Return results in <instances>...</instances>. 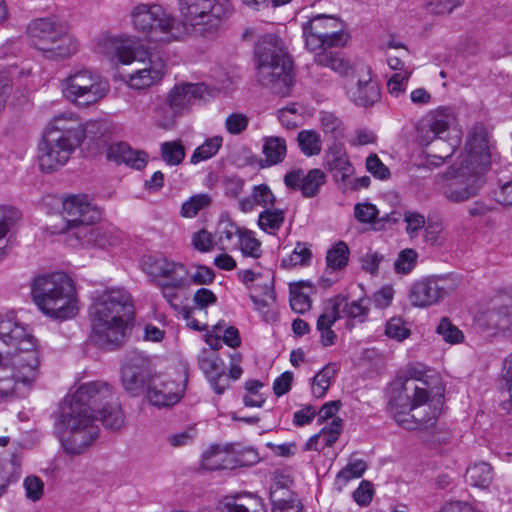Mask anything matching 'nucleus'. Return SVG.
<instances>
[{
    "mask_svg": "<svg viewBox=\"0 0 512 512\" xmlns=\"http://www.w3.org/2000/svg\"><path fill=\"white\" fill-rule=\"evenodd\" d=\"M84 138L85 131L77 120L54 119L38 145L40 169L51 172L63 166Z\"/></svg>",
    "mask_w": 512,
    "mask_h": 512,
    "instance_id": "0eeeda50",
    "label": "nucleus"
},
{
    "mask_svg": "<svg viewBox=\"0 0 512 512\" xmlns=\"http://www.w3.org/2000/svg\"><path fill=\"white\" fill-rule=\"evenodd\" d=\"M160 151L163 161L170 166L179 165L185 158V148L181 140L163 142Z\"/></svg>",
    "mask_w": 512,
    "mask_h": 512,
    "instance_id": "a19ab883",
    "label": "nucleus"
},
{
    "mask_svg": "<svg viewBox=\"0 0 512 512\" xmlns=\"http://www.w3.org/2000/svg\"><path fill=\"white\" fill-rule=\"evenodd\" d=\"M185 380L176 382L171 379H162L155 376L150 379L147 390L149 402L156 407H170L177 404L183 397Z\"/></svg>",
    "mask_w": 512,
    "mask_h": 512,
    "instance_id": "aec40b11",
    "label": "nucleus"
},
{
    "mask_svg": "<svg viewBox=\"0 0 512 512\" xmlns=\"http://www.w3.org/2000/svg\"><path fill=\"white\" fill-rule=\"evenodd\" d=\"M454 290L453 283L446 278L428 277L414 282L408 299L415 307H428L444 299Z\"/></svg>",
    "mask_w": 512,
    "mask_h": 512,
    "instance_id": "f3484780",
    "label": "nucleus"
},
{
    "mask_svg": "<svg viewBox=\"0 0 512 512\" xmlns=\"http://www.w3.org/2000/svg\"><path fill=\"white\" fill-rule=\"evenodd\" d=\"M177 8L181 19L175 18L172 35L179 40L188 36L215 38L233 13L231 0H177Z\"/></svg>",
    "mask_w": 512,
    "mask_h": 512,
    "instance_id": "39448f33",
    "label": "nucleus"
},
{
    "mask_svg": "<svg viewBox=\"0 0 512 512\" xmlns=\"http://www.w3.org/2000/svg\"><path fill=\"white\" fill-rule=\"evenodd\" d=\"M198 365L208 378L215 393L218 395L223 394L229 387L223 360L215 352L208 353L203 351L198 357Z\"/></svg>",
    "mask_w": 512,
    "mask_h": 512,
    "instance_id": "b1692460",
    "label": "nucleus"
},
{
    "mask_svg": "<svg viewBox=\"0 0 512 512\" xmlns=\"http://www.w3.org/2000/svg\"><path fill=\"white\" fill-rule=\"evenodd\" d=\"M243 231L244 229L239 228L231 220L221 219L217 225L216 234L218 235V239L222 244H230L235 237L238 241L239 234H241Z\"/></svg>",
    "mask_w": 512,
    "mask_h": 512,
    "instance_id": "864d4df0",
    "label": "nucleus"
},
{
    "mask_svg": "<svg viewBox=\"0 0 512 512\" xmlns=\"http://www.w3.org/2000/svg\"><path fill=\"white\" fill-rule=\"evenodd\" d=\"M237 244L243 255L252 258H259L261 256V242L254 237L251 231L244 229V231L239 234Z\"/></svg>",
    "mask_w": 512,
    "mask_h": 512,
    "instance_id": "8fccbe9b",
    "label": "nucleus"
},
{
    "mask_svg": "<svg viewBox=\"0 0 512 512\" xmlns=\"http://www.w3.org/2000/svg\"><path fill=\"white\" fill-rule=\"evenodd\" d=\"M297 140L301 151L305 155L314 156L321 152L322 141L317 132L312 130L300 131Z\"/></svg>",
    "mask_w": 512,
    "mask_h": 512,
    "instance_id": "79ce46f5",
    "label": "nucleus"
},
{
    "mask_svg": "<svg viewBox=\"0 0 512 512\" xmlns=\"http://www.w3.org/2000/svg\"><path fill=\"white\" fill-rule=\"evenodd\" d=\"M312 257L311 250L304 243L298 242L288 258L282 259L283 267L306 265Z\"/></svg>",
    "mask_w": 512,
    "mask_h": 512,
    "instance_id": "5fc2aeb1",
    "label": "nucleus"
},
{
    "mask_svg": "<svg viewBox=\"0 0 512 512\" xmlns=\"http://www.w3.org/2000/svg\"><path fill=\"white\" fill-rule=\"evenodd\" d=\"M107 158L117 164L124 163L135 169H142L147 164V154L143 151L133 150L127 143L118 142L110 145Z\"/></svg>",
    "mask_w": 512,
    "mask_h": 512,
    "instance_id": "c756f323",
    "label": "nucleus"
},
{
    "mask_svg": "<svg viewBox=\"0 0 512 512\" xmlns=\"http://www.w3.org/2000/svg\"><path fill=\"white\" fill-rule=\"evenodd\" d=\"M285 221V212L281 209L267 208L259 214L258 225L266 233L275 234Z\"/></svg>",
    "mask_w": 512,
    "mask_h": 512,
    "instance_id": "4c0bfd02",
    "label": "nucleus"
},
{
    "mask_svg": "<svg viewBox=\"0 0 512 512\" xmlns=\"http://www.w3.org/2000/svg\"><path fill=\"white\" fill-rule=\"evenodd\" d=\"M193 247L199 252L205 253L212 250L214 241L210 232L201 229L192 236Z\"/></svg>",
    "mask_w": 512,
    "mask_h": 512,
    "instance_id": "338daca9",
    "label": "nucleus"
},
{
    "mask_svg": "<svg viewBox=\"0 0 512 512\" xmlns=\"http://www.w3.org/2000/svg\"><path fill=\"white\" fill-rule=\"evenodd\" d=\"M31 45L51 60L65 59L78 48L77 40L68 32L65 23L56 18H38L27 27Z\"/></svg>",
    "mask_w": 512,
    "mask_h": 512,
    "instance_id": "9d476101",
    "label": "nucleus"
},
{
    "mask_svg": "<svg viewBox=\"0 0 512 512\" xmlns=\"http://www.w3.org/2000/svg\"><path fill=\"white\" fill-rule=\"evenodd\" d=\"M385 334L387 337L401 342L410 336L411 331L401 317H392L386 323Z\"/></svg>",
    "mask_w": 512,
    "mask_h": 512,
    "instance_id": "603ef678",
    "label": "nucleus"
},
{
    "mask_svg": "<svg viewBox=\"0 0 512 512\" xmlns=\"http://www.w3.org/2000/svg\"><path fill=\"white\" fill-rule=\"evenodd\" d=\"M132 21L135 29L144 33L152 42L178 41L172 35L175 17L160 5L139 4L132 11Z\"/></svg>",
    "mask_w": 512,
    "mask_h": 512,
    "instance_id": "f8f14e48",
    "label": "nucleus"
},
{
    "mask_svg": "<svg viewBox=\"0 0 512 512\" xmlns=\"http://www.w3.org/2000/svg\"><path fill=\"white\" fill-rule=\"evenodd\" d=\"M233 453L219 446H212L203 454V467L209 470L233 469Z\"/></svg>",
    "mask_w": 512,
    "mask_h": 512,
    "instance_id": "473e14b6",
    "label": "nucleus"
},
{
    "mask_svg": "<svg viewBox=\"0 0 512 512\" xmlns=\"http://www.w3.org/2000/svg\"><path fill=\"white\" fill-rule=\"evenodd\" d=\"M404 221L407 224L406 232L411 238L416 237L419 230L425 227V217L418 212L405 211Z\"/></svg>",
    "mask_w": 512,
    "mask_h": 512,
    "instance_id": "0e129e2a",
    "label": "nucleus"
},
{
    "mask_svg": "<svg viewBox=\"0 0 512 512\" xmlns=\"http://www.w3.org/2000/svg\"><path fill=\"white\" fill-rule=\"evenodd\" d=\"M117 400L106 382L92 381L80 385L59 406L56 433L64 450L71 455L84 453L99 435L95 412Z\"/></svg>",
    "mask_w": 512,
    "mask_h": 512,
    "instance_id": "f257e3e1",
    "label": "nucleus"
},
{
    "mask_svg": "<svg viewBox=\"0 0 512 512\" xmlns=\"http://www.w3.org/2000/svg\"><path fill=\"white\" fill-rule=\"evenodd\" d=\"M258 82L274 93L284 95L292 84V61L282 40L274 34L262 36L254 46Z\"/></svg>",
    "mask_w": 512,
    "mask_h": 512,
    "instance_id": "423d86ee",
    "label": "nucleus"
},
{
    "mask_svg": "<svg viewBox=\"0 0 512 512\" xmlns=\"http://www.w3.org/2000/svg\"><path fill=\"white\" fill-rule=\"evenodd\" d=\"M133 315L131 296L124 289L111 288L98 292L90 307L91 341L102 349L119 346Z\"/></svg>",
    "mask_w": 512,
    "mask_h": 512,
    "instance_id": "f03ea898",
    "label": "nucleus"
},
{
    "mask_svg": "<svg viewBox=\"0 0 512 512\" xmlns=\"http://www.w3.org/2000/svg\"><path fill=\"white\" fill-rule=\"evenodd\" d=\"M206 86L203 83H184L174 86L163 103L155 111L161 117L160 125L164 128L172 126L179 116L187 113L191 106L204 98Z\"/></svg>",
    "mask_w": 512,
    "mask_h": 512,
    "instance_id": "4468645a",
    "label": "nucleus"
},
{
    "mask_svg": "<svg viewBox=\"0 0 512 512\" xmlns=\"http://www.w3.org/2000/svg\"><path fill=\"white\" fill-rule=\"evenodd\" d=\"M149 265L150 274L173 279L174 286H184L187 282L188 271L180 263L169 261L165 257H156L151 259Z\"/></svg>",
    "mask_w": 512,
    "mask_h": 512,
    "instance_id": "c85d7f7f",
    "label": "nucleus"
},
{
    "mask_svg": "<svg viewBox=\"0 0 512 512\" xmlns=\"http://www.w3.org/2000/svg\"><path fill=\"white\" fill-rule=\"evenodd\" d=\"M350 250L344 241L337 242L326 254V271L342 270L348 264Z\"/></svg>",
    "mask_w": 512,
    "mask_h": 512,
    "instance_id": "f704fd0d",
    "label": "nucleus"
},
{
    "mask_svg": "<svg viewBox=\"0 0 512 512\" xmlns=\"http://www.w3.org/2000/svg\"><path fill=\"white\" fill-rule=\"evenodd\" d=\"M249 123V119L242 113H232L225 121V126L230 134L238 135L246 130Z\"/></svg>",
    "mask_w": 512,
    "mask_h": 512,
    "instance_id": "69168bd1",
    "label": "nucleus"
},
{
    "mask_svg": "<svg viewBox=\"0 0 512 512\" xmlns=\"http://www.w3.org/2000/svg\"><path fill=\"white\" fill-rule=\"evenodd\" d=\"M211 204V197L208 194L201 193L190 197L182 204L181 215L186 218L195 217L201 210Z\"/></svg>",
    "mask_w": 512,
    "mask_h": 512,
    "instance_id": "49530a36",
    "label": "nucleus"
},
{
    "mask_svg": "<svg viewBox=\"0 0 512 512\" xmlns=\"http://www.w3.org/2000/svg\"><path fill=\"white\" fill-rule=\"evenodd\" d=\"M0 339L7 346L15 348L10 359L11 367L0 352V391H9V387L2 385L6 382L2 375L4 371L11 370V378L15 385L31 386L39 374L40 354L37 350V340L27 332L26 328L12 319H0Z\"/></svg>",
    "mask_w": 512,
    "mask_h": 512,
    "instance_id": "20e7f679",
    "label": "nucleus"
},
{
    "mask_svg": "<svg viewBox=\"0 0 512 512\" xmlns=\"http://www.w3.org/2000/svg\"><path fill=\"white\" fill-rule=\"evenodd\" d=\"M412 70H404L403 73H395L387 82V89L393 97H399L404 94Z\"/></svg>",
    "mask_w": 512,
    "mask_h": 512,
    "instance_id": "6e6d98bb",
    "label": "nucleus"
},
{
    "mask_svg": "<svg viewBox=\"0 0 512 512\" xmlns=\"http://www.w3.org/2000/svg\"><path fill=\"white\" fill-rule=\"evenodd\" d=\"M18 211L6 206H0V261L11 251L12 245L8 233L17 221Z\"/></svg>",
    "mask_w": 512,
    "mask_h": 512,
    "instance_id": "2f4dec72",
    "label": "nucleus"
},
{
    "mask_svg": "<svg viewBox=\"0 0 512 512\" xmlns=\"http://www.w3.org/2000/svg\"><path fill=\"white\" fill-rule=\"evenodd\" d=\"M152 376V364L150 358L142 352H130L126 355L122 365L121 379L124 389L131 395H138L144 385Z\"/></svg>",
    "mask_w": 512,
    "mask_h": 512,
    "instance_id": "dca6fc26",
    "label": "nucleus"
},
{
    "mask_svg": "<svg viewBox=\"0 0 512 512\" xmlns=\"http://www.w3.org/2000/svg\"><path fill=\"white\" fill-rule=\"evenodd\" d=\"M323 131L333 141H341L344 138V126L342 121L332 113H324L321 117Z\"/></svg>",
    "mask_w": 512,
    "mask_h": 512,
    "instance_id": "3c124183",
    "label": "nucleus"
},
{
    "mask_svg": "<svg viewBox=\"0 0 512 512\" xmlns=\"http://www.w3.org/2000/svg\"><path fill=\"white\" fill-rule=\"evenodd\" d=\"M457 116L451 107H439L431 111L426 118V123L418 127V140L421 145H429L441 134L455 126Z\"/></svg>",
    "mask_w": 512,
    "mask_h": 512,
    "instance_id": "6ab92c4d",
    "label": "nucleus"
},
{
    "mask_svg": "<svg viewBox=\"0 0 512 512\" xmlns=\"http://www.w3.org/2000/svg\"><path fill=\"white\" fill-rule=\"evenodd\" d=\"M251 196L254 199L256 205L262 207L273 206L276 201L274 194L266 184L254 186Z\"/></svg>",
    "mask_w": 512,
    "mask_h": 512,
    "instance_id": "e2e57ef3",
    "label": "nucleus"
},
{
    "mask_svg": "<svg viewBox=\"0 0 512 512\" xmlns=\"http://www.w3.org/2000/svg\"><path fill=\"white\" fill-rule=\"evenodd\" d=\"M104 52L113 55L123 64H135L128 75L127 84L133 89H145L158 83L163 75L165 64L159 57L149 55L148 51L132 48L128 41L119 38H106L103 41Z\"/></svg>",
    "mask_w": 512,
    "mask_h": 512,
    "instance_id": "1a4fd4ad",
    "label": "nucleus"
},
{
    "mask_svg": "<svg viewBox=\"0 0 512 512\" xmlns=\"http://www.w3.org/2000/svg\"><path fill=\"white\" fill-rule=\"evenodd\" d=\"M368 301L365 299L354 300L350 303L347 302V298L345 297V302L341 307V312L344 316L357 320L362 323L367 318L369 312Z\"/></svg>",
    "mask_w": 512,
    "mask_h": 512,
    "instance_id": "09e8293b",
    "label": "nucleus"
},
{
    "mask_svg": "<svg viewBox=\"0 0 512 512\" xmlns=\"http://www.w3.org/2000/svg\"><path fill=\"white\" fill-rule=\"evenodd\" d=\"M342 428L343 421L339 417L333 418L329 424L325 425L317 434L319 436L321 449L332 447L342 433Z\"/></svg>",
    "mask_w": 512,
    "mask_h": 512,
    "instance_id": "c03bdc74",
    "label": "nucleus"
},
{
    "mask_svg": "<svg viewBox=\"0 0 512 512\" xmlns=\"http://www.w3.org/2000/svg\"><path fill=\"white\" fill-rule=\"evenodd\" d=\"M467 157L461 164L467 170L476 168V171L482 172L489 162L488 141L486 133L482 127H475L470 133L466 147Z\"/></svg>",
    "mask_w": 512,
    "mask_h": 512,
    "instance_id": "5701e85b",
    "label": "nucleus"
},
{
    "mask_svg": "<svg viewBox=\"0 0 512 512\" xmlns=\"http://www.w3.org/2000/svg\"><path fill=\"white\" fill-rule=\"evenodd\" d=\"M98 413L105 428L119 430L123 427L124 415L118 399L108 406H103Z\"/></svg>",
    "mask_w": 512,
    "mask_h": 512,
    "instance_id": "e433bc0d",
    "label": "nucleus"
},
{
    "mask_svg": "<svg viewBox=\"0 0 512 512\" xmlns=\"http://www.w3.org/2000/svg\"><path fill=\"white\" fill-rule=\"evenodd\" d=\"M285 185L299 191L305 198L316 197L326 183V174L319 168H313L307 173L302 169H294L284 176Z\"/></svg>",
    "mask_w": 512,
    "mask_h": 512,
    "instance_id": "4be33fe9",
    "label": "nucleus"
},
{
    "mask_svg": "<svg viewBox=\"0 0 512 512\" xmlns=\"http://www.w3.org/2000/svg\"><path fill=\"white\" fill-rule=\"evenodd\" d=\"M337 372V366L333 363H329L314 376L312 392L316 397L320 398L326 394L329 386L331 385V381L336 377Z\"/></svg>",
    "mask_w": 512,
    "mask_h": 512,
    "instance_id": "58836bf2",
    "label": "nucleus"
},
{
    "mask_svg": "<svg viewBox=\"0 0 512 512\" xmlns=\"http://www.w3.org/2000/svg\"><path fill=\"white\" fill-rule=\"evenodd\" d=\"M109 89L107 80L87 69L71 73L62 82L64 96L81 106L97 103L107 95Z\"/></svg>",
    "mask_w": 512,
    "mask_h": 512,
    "instance_id": "9b49d317",
    "label": "nucleus"
},
{
    "mask_svg": "<svg viewBox=\"0 0 512 512\" xmlns=\"http://www.w3.org/2000/svg\"><path fill=\"white\" fill-rule=\"evenodd\" d=\"M417 261V252L414 249H404L401 251L394 263V268L397 273H409Z\"/></svg>",
    "mask_w": 512,
    "mask_h": 512,
    "instance_id": "4d7b16f0",
    "label": "nucleus"
},
{
    "mask_svg": "<svg viewBox=\"0 0 512 512\" xmlns=\"http://www.w3.org/2000/svg\"><path fill=\"white\" fill-rule=\"evenodd\" d=\"M493 480V468L486 462L470 465L466 470V481L478 488H487Z\"/></svg>",
    "mask_w": 512,
    "mask_h": 512,
    "instance_id": "72a5a7b5",
    "label": "nucleus"
},
{
    "mask_svg": "<svg viewBox=\"0 0 512 512\" xmlns=\"http://www.w3.org/2000/svg\"><path fill=\"white\" fill-rule=\"evenodd\" d=\"M366 169L380 180H387L390 177L389 168L380 160L375 153H371L366 158Z\"/></svg>",
    "mask_w": 512,
    "mask_h": 512,
    "instance_id": "052dcab7",
    "label": "nucleus"
},
{
    "mask_svg": "<svg viewBox=\"0 0 512 512\" xmlns=\"http://www.w3.org/2000/svg\"><path fill=\"white\" fill-rule=\"evenodd\" d=\"M305 46L308 50H319L323 47H342L348 40L343 25L338 18L318 14L302 24Z\"/></svg>",
    "mask_w": 512,
    "mask_h": 512,
    "instance_id": "ddd939ff",
    "label": "nucleus"
},
{
    "mask_svg": "<svg viewBox=\"0 0 512 512\" xmlns=\"http://www.w3.org/2000/svg\"><path fill=\"white\" fill-rule=\"evenodd\" d=\"M32 297L38 308L51 318L69 319L77 313L75 287L65 273L36 277Z\"/></svg>",
    "mask_w": 512,
    "mask_h": 512,
    "instance_id": "6e6552de",
    "label": "nucleus"
},
{
    "mask_svg": "<svg viewBox=\"0 0 512 512\" xmlns=\"http://www.w3.org/2000/svg\"><path fill=\"white\" fill-rule=\"evenodd\" d=\"M324 168L332 173L337 179L340 174V179L343 182L353 174V166L347 156L345 146L341 141H333L324 155Z\"/></svg>",
    "mask_w": 512,
    "mask_h": 512,
    "instance_id": "a878e982",
    "label": "nucleus"
},
{
    "mask_svg": "<svg viewBox=\"0 0 512 512\" xmlns=\"http://www.w3.org/2000/svg\"><path fill=\"white\" fill-rule=\"evenodd\" d=\"M290 306L296 313L303 314L310 309L311 301L308 295L291 289Z\"/></svg>",
    "mask_w": 512,
    "mask_h": 512,
    "instance_id": "774afa93",
    "label": "nucleus"
},
{
    "mask_svg": "<svg viewBox=\"0 0 512 512\" xmlns=\"http://www.w3.org/2000/svg\"><path fill=\"white\" fill-rule=\"evenodd\" d=\"M262 153L264 155L260 164L262 168L282 163L287 155L286 140L279 136L263 138Z\"/></svg>",
    "mask_w": 512,
    "mask_h": 512,
    "instance_id": "7c9ffc66",
    "label": "nucleus"
},
{
    "mask_svg": "<svg viewBox=\"0 0 512 512\" xmlns=\"http://www.w3.org/2000/svg\"><path fill=\"white\" fill-rule=\"evenodd\" d=\"M482 184L481 172L476 171V168L467 170L461 164L459 175L445 186L443 195L449 202L462 203L475 197Z\"/></svg>",
    "mask_w": 512,
    "mask_h": 512,
    "instance_id": "a211bd4d",
    "label": "nucleus"
},
{
    "mask_svg": "<svg viewBox=\"0 0 512 512\" xmlns=\"http://www.w3.org/2000/svg\"><path fill=\"white\" fill-rule=\"evenodd\" d=\"M21 474V463L16 455L4 458L0 461V477L5 482L3 485L8 486L9 483L19 479Z\"/></svg>",
    "mask_w": 512,
    "mask_h": 512,
    "instance_id": "a18cd8bd",
    "label": "nucleus"
},
{
    "mask_svg": "<svg viewBox=\"0 0 512 512\" xmlns=\"http://www.w3.org/2000/svg\"><path fill=\"white\" fill-rule=\"evenodd\" d=\"M222 146V137L215 136L207 139L202 145L197 147L191 156V163L197 164L216 155Z\"/></svg>",
    "mask_w": 512,
    "mask_h": 512,
    "instance_id": "37998d69",
    "label": "nucleus"
},
{
    "mask_svg": "<svg viewBox=\"0 0 512 512\" xmlns=\"http://www.w3.org/2000/svg\"><path fill=\"white\" fill-rule=\"evenodd\" d=\"M94 222H82L74 228L67 230V243L72 247H105L107 240L105 233Z\"/></svg>",
    "mask_w": 512,
    "mask_h": 512,
    "instance_id": "393cba45",
    "label": "nucleus"
},
{
    "mask_svg": "<svg viewBox=\"0 0 512 512\" xmlns=\"http://www.w3.org/2000/svg\"><path fill=\"white\" fill-rule=\"evenodd\" d=\"M367 466L364 460L358 459L348 463L337 475V480L347 483L353 478H359L365 472Z\"/></svg>",
    "mask_w": 512,
    "mask_h": 512,
    "instance_id": "13d9d810",
    "label": "nucleus"
},
{
    "mask_svg": "<svg viewBox=\"0 0 512 512\" xmlns=\"http://www.w3.org/2000/svg\"><path fill=\"white\" fill-rule=\"evenodd\" d=\"M354 216L361 223H372L376 226L378 209L371 203H357L354 207Z\"/></svg>",
    "mask_w": 512,
    "mask_h": 512,
    "instance_id": "bf43d9fd",
    "label": "nucleus"
},
{
    "mask_svg": "<svg viewBox=\"0 0 512 512\" xmlns=\"http://www.w3.org/2000/svg\"><path fill=\"white\" fill-rule=\"evenodd\" d=\"M488 325L497 330L505 331L512 328V313L508 306L494 308L486 313Z\"/></svg>",
    "mask_w": 512,
    "mask_h": 512,
    "instance_id": "ea45409f",
    "label": "nucleus"
},
{
    "mask_svg": "<svg viewBox=\"0 0 512 512\" xmlns=\"http://www.w3.org/2000/svg\"><path fill=\"white\" fill-rule=\"evenodd\" d=\"M346 84L348 98L358 107L374 106L381 99V91L370 66L357 63Z\"/></svg>",
    "mask_w": 512,
    "mask_h": 512,
    "instance_id": "2eb2a0df",
    "label": "nucleus"
},
{
    "mask_svg": "<svg viewBox=\"0 0 512 512\" xmlns=\"http://www.w3.org/2000/svg\"><path fill=\"white\" fill-rule=\"evenodd\" d=\"M442 388L428 390L426 383H401L393 389L389 411L399 426L407 430L434 426L441 411Z\"/></svg>",
    "mask_w": 512,
    "mask_h": 512,
    "instance_id": "7ed1b4c3",
    "label": "nucleus"
},
{
    "mask_svg": "<svg viewBox=\"0 0 512 512\" xmlns=\"http://www.w3.org/2000/svg\"><path fill=\"white\" fill-rule=\"evenodd\" d=\"M23 486L26 491V497L35 502L41 499L44 492V483L37 476H28L24 479Z\"/></svg>",
    "mask_w": 512,
    "mask_h": 512,
    "instance_id": "680f3d73",
    "label": "nucleus"
},
{
    "mask_svg": "<svg viewBox=\"0 0 512 512\" xmlns=\"http://www.w3.org/2000/svg\"><path fill=\"white\" fill-rule=\"evenodd\" d=\"M436 333L450 344H458L464 341L463 332L448 317H443L436 327Z\"/></svg>",
    "mask_w": 512,
    "mask_h": 512,
    "instance_id": "de8ad7c7",
    "label": "nucleus"
},
{
    "mask_svg": "<svg viewBox=\"0 0 512 512\" xmlns=\"http://www.w3.org/2000/svg\"><path fill=\"white\" fill-rule=\"evenodd\" d=\"M220 512H266L263 500L252 493H239L224 497L219 504Z\"/></svg>",
    "mask_w": 512,
    "mask_h": 512,
    "instance_id": "cd10ccee",
    "label": "nucleus"
},
{
    "mask_svg": "<svg viewBox=\"0 0 512 512\" xmlns=\"http://www.w3.org/2000/svg\"><path fill=\"white\" fill-rule=\"evenodd\" d=\"M345 302V296L337 295L328 300L325 311L317 320V330L331 328L341 318V307Z\"/></svg>",
    "mask_w": 512,
    "mask_h": 512,
    "instance_id": "c9c22d12",
    "label": "nucleus"
},
{
    "mask_svg": "<svg viewBox=\"0 0 512 512\" xmlns=\"http://www.w3.org/2000/svg\"><path fill=\"white\" fill-rule=\"evenodd\" d=\"M332 48L323 47L319 50H312L314 62L319 66L331 69L342 77H349L356 64H351L341 52L332 50Z\"/></svg>",
    "mask_w": 512,
    "mask_h": 512,
    "instance_id": "bb28decb",
    "label": "nucleus"
},
{
    "mask_svg": "<svg viewBox=\"0 0 512 512\" xmlns=\"http://www.w3.org/2000/svg\"><path fill=\"white\" fill-rule=\"evenodd\" d=\"M62 210L66 217L67 230L82 222H96L100 212L91 204L88 195H69L62 202Z\"/></svg>",
    "mask_w": 512,
    "mask_h": 512,
    "instance_id": "412c9836",
    "label": "nucleus"
}]
</instances>
